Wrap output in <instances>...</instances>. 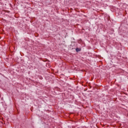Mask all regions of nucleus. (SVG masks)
I'll use <instances>...</instances> for the list:
<instances>
[{
	"label": "nucleus",
	"instance_id": "nucleus-1",
	"mask_svg": "<svg viewBox=\"0 0 128 128\" xmlns=\"http://www.w3.org/2000/svg\"><path fill=\"white\" fill-rule=\"evenodd\" d=\"M76 52H78V49L76 50Z\"/></svg>",
	"mask_w": 128,
	"mask_h": 128
}]
</instances>
